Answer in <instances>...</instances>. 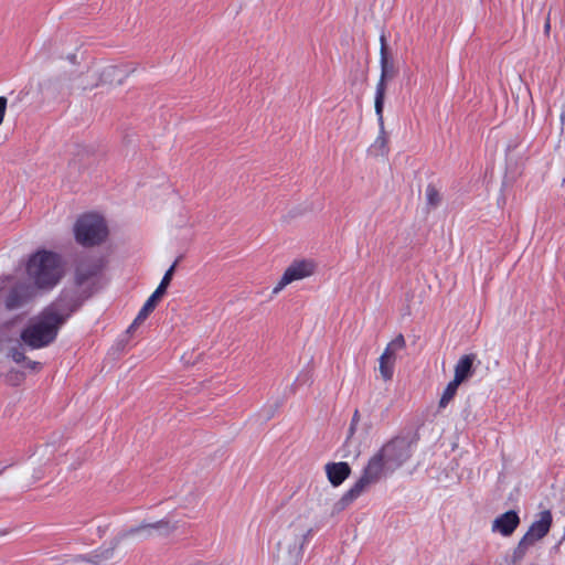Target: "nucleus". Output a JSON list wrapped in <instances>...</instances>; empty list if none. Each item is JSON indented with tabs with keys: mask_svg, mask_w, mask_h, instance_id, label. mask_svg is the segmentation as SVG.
Listing matches in <instances>:
<instances>
[{
	"mask_svg": "<svg viewBox=\"0 0 565 565\" xmlns=\"http://www.w3.org/2000/svg\"><path fill=\"white\" fill-rule=\"evenodd\" d=\"M73 312L70 301L57 299L30 319L21 330V342L30 350L49 347L56 340L60 329Z\"/></svg>",
	"mask_w": 565,
	"mask_h": 565,
	"instance_id": "obj_1",
	"label": "nucleus"
},
{
	"mask_svg": "<svg viewBox=\"0 0 565 565\" xmlns=\"http://www.w3.org/2000/svg\"><path fill=\"white\" fill-rule=\"evenodd\" d=\"M175 529L177 526L174 524H171L167 520H160L153 523H141L138 526H132L127 530L120 531L111 541V545L109 547H102L95 551L94 553L89 554L88 556H78L77 561H85L94 565H100L114 556V551L121 541L130 536H138L141 540H147L156 535L168 536Z\"/></svg>",
	"mask_w": 565,
	"mask_h": 565,
	"instance_id": "obj_2",
	"label": "nucleus"
},
{
	"mask_svg": "<svg viewBox=\"0 0 565 565\" xmlns=\"http://www.w3.org/2000/svg\"><path fill=\"white\" fill-rule=\"evenodd\" d=\"M26 273L36 289H52L63 274L60 257L52 252H38L29 259Z\"/></svg>",
	"mask_w": 565,
	"mask_h": 565,
	"instance_id": "obj_3",
	"label": "nucleus"
},
{
	"mask_svg": "<svg viewBox=\"0 0 565 565\" xmlns=\"http://www.w3.org/2000/svg\"><path fill=\"white\" fill-rule=\"evenodd\" d=\"M393 472L388 469L382 457L375 452L364 467L361 477L354 484L342 495L338 505L344 509L350 505L354 500L361 497L371 486L377 483L387 473Z\"/></svg>",
	"mask_w": 565,
	"mask_h": 565,
	"instance_id": "obj_4",
	"label": "nucleus"
},
{
	"mask_svg": "<svg viewBox=\"0 0 565 565\" xmlns=\"http://www.w3.org/2000/svg\"><path fill=\"white\" fill-rule=\"evenodd\" d=\"M74 235L76 242L81 245L95 246L106 239L108 228L100 215L87 213L77 218L74 225Z\"/></svg>",
	"mask_w": 565,
	"mask_h": 565,
	"instance_id": "obj_5",
	"label": "nucleus"
},
{
	"mask_svg": "<svg viewBox=\"0 0 565 565\" xmlns=\"http://www.w3.org/2000/svg\"><path fill=\"white\" fill-rule=\"evenodd\" d=\"M380 43H381V47H380L381 74H380V79L376 84L375 97H374V106H377V108H380L381 106H384L387 82L393 79L398 73V70L395 65L393 57L388 54L386 36L384 33L381 34V36H380Z\"/></svg>",
	"mask_w": 565,
	"mask_h": 565,
	"instance_id": "obj_6",
	"label": "nucleus"
},
{
	"mask_svg": "<svg viewBox=\"0 0 565 565\" xmlns=\"http://www.w3.org/2000/svg\"><path fill=\"white\" fill-rule=\"evenodd\" d=\"M377 454L388 469L395 471L411 458L412 443L405 437H396L383 445Z\"/></svg>",
	"mask_w": 565,
	"mask_h": 565,
	"instance_id": "obj_7",
	"label": "nucleus"
},
{
	"mask_svg": "<svg viewBox=\"0 0 565 565\" xmlns=\"http://www.w3.org/2000/svg\"><path fill=\"white\" fill-rule=\"evenodd\" d=\"M291 540L282 558L285 565H297L303 556V547L312 536V529L291 524Z\"/></svg>",
	"mask_w": 565,
	"mask_h": 565,
	"instance_id": "obj_8",
	"label": "nucleus"
},
{
	"mask_svg": "<svg viewBox=\"0 0 565 565\" xmlns=\"http://www.w3.org/2000/svg\"><path fill=\"white\" fill-rule=\"evenodd\" d=\"M315 273V264L312 260L301 259L291 263L284 271L280 280L273 289V294H279L287 285L307 278Z\"/></svg>",
	"mask_w": 565,
	"mask_h": 565,
	"instance_id": "obj_9",
	"label": "nucleus"
},
{
	"mask_svg": "<svg viewBox=\"0 0 565 565\" xmlns=\"http://www.w3.org/2000/svg\"><path fill=\"white\" fill-rule=\"evenodd\" d=\"M38 289L28 282L15 284L4 299V307L9 310H17L24 307L36 297Z\"/></svg>",
	"mask_w": 565,
	"mask_h": 565,
	"instance_id": "obj_10",
	"label": "nucleus"
},
{
	"mask_svg": "<svg viewBox=\"0 0 565 565\" xmlns=\"http://www.w3.org/2000/svg\"><path fill=\"white\" fill-rule=\"evenodd\" d=\"M537 516L539 518L532 522L529 530L523 535L533 544L541 541L548 534L553 523V515L550 510L541 511Z\"/></svg>",
	"mask_w": 565,
	"mask_h": 565,
	"instance_id": "obj_11",
	"label": "nucleus"
},
{
	"mask_svg": "<svg viewBox=\"0 0 565 565\" xmlns=\"http://www.w3.org/2000/svg\"><path fill=\"white\" fill-rule=\"evenodd\" d=\"M104 268V262L102 258H84L77 267L75 279L76 284L82 286L88 282L92 278L96 277Z\"/></svg>",
	"mask_w": 565,
	"mask_h": 565,
	"instance_id": "obj_12",
	"label": "nucleus"
},
{
	"mask_svg": "<svg viewBox=\"0 0 565 565\" xmlns=\"http://www.w3.org/2000/svg\"><path fill=\"white\" fill-rule=\"evenodd\" d=\"M520 524V516L516 511H507L494 519L491 530L502 536H510Z\"/></svg>",
	"mask_w": 565,
	"mask_h": 565,
	"instance_id": "obj_13",
	"label": "nucleus"
},
{
	"mask_svg": "<svg viewBox=\"0 0 565 565\" xmlns=\"http://www.w3.org/2000/svg\"><path fill=\"white\" fill-rule=\"evenodd\" d=\"M375 114L377 117L379 122V136L374 140V142L369 148V152L373 156H386L388 153V137L385 131L384 126V117H383V109L384 106H381L377 108V106H374Z\"/></svg>",
	"mask_w": 565,
	"mask_h": 565,
	"instance_id": "obj_14",
	"label": "nucleus"
},
{
	"mask_svg": "<svg viewBox=\"0 0 565 565\" xmlns=\"http://www.w3.org/2000/svg\"><path fill=\"white\" fill-rule=\"evenodd\" d=\"M326 473L330 483L339 487L350 476L351 468L348 462H330L326 465Z\"/></svg>",
	"mask_w": 565,
	"mask_h": 565,
	"instance_id": "obj_15",
	"label": "nucleus"
},
{
	"mask_svg": "<svg viewBox=\"0 0 565 565\" xmlns=\"http://www.w3.org/2000/svg\"><path fill=\"white\" fill-rule=\"evenodd\" d=\"M476 360V354L470 353L462 355L457 364L455 365V376L454 380L456 383H462L473 374V362Z\"/></svg>",
	"mask_w": 565,
	"mask_h": 565,
	"instance_id": "obj_16",
	"label": "nucleus"
},
{
	"mask_svg": "<svg viewBox=\"0 0 565 565\" xmlns=\"http://www.w3.org/2000/svg\"><path fill=\"white\" fill-rule=\"evenodd\" d=\"M534 544L522 536L510 556L504 557V565H520Z\"/></svg>",
	"mask_w": 565,
	"mask_h": 565,
	"instance_id": "obj_17",
	"label": "nucleus"
},
{
	"mask_svg": "<svg viewBox=\"0 0 565 565\" xmlns=\"http://www.w3.org/2000/svg\"><path fill=\"white\" fill-rule=\"evenodd\" d=\"M406 349V341L403 334H397L391 342L387 343L381 356L396 362L398 354Z\"/></svg>",
	"mask_w": 565,
	"mask_h": 565,
	"instance_id": "obj_18",
	"label": "nucleus"
},
{
	"mask_svg": "<svg viewBox=\"0 0 565 565\" xmlns=\"http://www.w3.org/2000/svg\"><path fill=\"white\" fill-rule=\"evenodd\" d=\"M158 298L151 295L147 301L143 303L142 308L139 310L137 317L135 318L134 322L128 328V331L130 332L132 329L137 328L139 324H141L148 316L154 310Z\"/></svg>",
	"mask_w": 565,
	"mask_h": 565,
	"instance_id": "obj_19",
	"label": "nucleus"
},
{
	"mask_svg": "<svg viewBox=\"0 0 565 565\" xmlns=\"http://www.w3.org/2000/svg\"><path fill=\"white\" fill-rule=\"evenodd\" d=\"M122 78H124V71L116 65L106 66L103 70L102 76H100V81L103 83H109V84H113V83L121 84Z\"/></svg>",
	"mask_w": 565,
	"mask_h": 565,
	"instance_id": "obj_20",
	"label": "nucleus"
},
{
	"mask_svg": "<svg viewBox=\"0 0 565 565\" xmlns=\"http://www.w3.org/2000/svg\"><path fill=\"white\" fill-rule=\"evenodd\" d=\"M426 204L429 210L438 207L441 203V194L434 184H428L425 191Z\"/></svg>",
	"mask_w": 565,
	"mask_h": 565,
	"instance_id": "obj_21",
	"label": "nucleus"
},
{
	"mask_svg": "<svg viewBox=\"0 0 565 565\" xmlns=\"http://www.w3.org/2000/svg\"><path fill=\"white\" fill-rule=\"evenodd\" d=\"M395 363L396 362L386 359V356L385 358L380 356V359H379V371H380L381 377L385 382L391 381L393 379L394 370H395Z\"/></svg>",
	"mask_w": 565,
	"mask_h": 565,
	"instance_id": "obj_22",
	"label": "nucleus"
},
{
	"mask_svg": "<svg viewBox=\"0 0 565 565\" xmlns=\"http://www.w3.org/2000/svg\"><path fill=\"white\" fill-rule=\"evenodd\" d=\"M459 385H460V383H456L455 380H452L448 383V385L444 390V393L440 397L439 408H445L449 404V402L456 395Z\"/></svg>",
	"mask_w": 565,
	"mask_h": 565,
	"instance_id": "obj_23",
	"label": "nucleus"
},
{
	"mask_svg": "<svg viewBox=\"0 0 565 565\" xmlns=\"http://www.w3.org/2000/svg\"><path fill=\"white\" fill-rule=\"evenodd\" d=\"M8 356L12 359L13 362L17 364H22L24 361H26V355L24 354L23 350L19 347H12L8 351Z\"/></svg>",
	"mask_w": 565,
	"mask_h": 565,
	"instance_id": "obj_24",
	"label": "nucleus"
},
{
	"mask_svg": "<svg viewBox=\"0 0 565 565\" xmlns=\"http://www.w3.org/2000/svg\"><path fill=\"white\" fill-rule=\"evenodd\" d=\"M175 266H177V262H174L170 268L164 273L163 277H162V281L163 284H170L171 282V279H172V276H173V273H174V269H175Z\"/></svg>",
	"mask_w": 565,
	"mask_h": 565,
	"instance_id": "obj_25",
	"label": "nucleus"
},
{
	"mask_svg": "<svg viewBox=\"0 0 565 565\" xmlns=\"http://www.w3.org/2000/svg\"><path fill=\"white\" fill-rule=\"evenodd\" d=\"M168 286V284H163V281L161 280L157 289L152 292V295L160 299L164 295Z\"/></svg>",
	"mask_w": 565,
	"mask_h": 565,
	"instance_id": "obj_26",
	"label": "nucleus"
},
{
	"mask_svg": "<svg viewBox=\"0 0 565 565\" xmlns=\"http://www.w3.org/2000/svg\"><path fill=\"white\" fill-rule=\"evenodd\" d=\"M168 286V284H163V281L161 280L157 289L152 292V295L160 299L164 295Z\"/></svg>",
	"mask_w": 565,
	"mask_h": 565,
	"instance_id": "obj_27",
	"label": "nucleus"
},
{
	"mask_svg": "<svg viewBox=\"0 0 565 565\" xmlns=\"http://www.w3.org/2000/svg\"><path fill=\"white\" fill-rule=\"evenodd\" d=\"M168 286V284H163V281L161 280L157 289L152 292V295L160 299L164 295Z\"/></svg>",
	"mask_w": 565,
	"mask_h": 565,
	"instance_id": "obj_28",
	"label": "nucleus"
},
{
	"mask_svg": "<svg viewBox=\"0 0 565 565\" xmlns=\"http://www.w3.org/2000/svg\"><path fill=\"white\" fill-rule=\"evenodd\" d=\"M24 366L32 370V371H38L41 369V363L40 362H36V361H32L30 359L26 358V361L23 362Z\"/></svg>",
	"mask_w": 565,
	"mask_h": 565,
	"instance_id": "obj_29",
	"label": "nucleus"
},
{
	"mask_svg": "<svg viewBox=\"0 0 565 565\" xmlns=\"http://www.w3.org/2000/svg\"><path fill=\"white\" fill-rule=\"evenodd\" d=\"M6 109H7V98L1 96L0 97V125L3 122Z\"/></svg>",
	"mask_w": 565,
	"mask_h": 565,
	"instance_id": "obj_30",
	"label": "nucleus"
},
{
	"mask_svg": "<svg viewBox=\"0 0 565 565\" xmlns=\"http://www.w3.org/2000/svg\"><path fill=\"white\" fill-rule=\"evenodd\" d=\"M548 30H550V22L547 21L545 24V31H548Z\"/></svg>",
	"mask_w": 565,
	"mask_h": 565,
	"instance_id": "obj_31",
	"label": "nucleus"
},
{
	"mask_svg": "<svg viewBox=\"0 0 565 565\" xmlns=\"http://www.w3.org/2000/svg\"><path fill=\"white\" fill-rule=\"evenodd\" d=\"M356 416H358V411H355V414L353 416V419H356Z\"/></svg>",
	"mask_w": 565,
	"mask_h": 565,
	"instance_id": "obj_32",
	"label": "nucleus"
}]
</instances>
